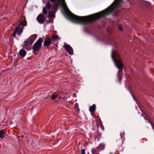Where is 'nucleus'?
Masks as SVG:
<instances>
[{
    "label": "nucleus",
    "instance_id": "29",
    "mask_svg": "<svg viewBox=\"0 0 154 154\" xmlns=\"http://www.w3.org/2000/svg\"><path fill=\"white\" fill-rule=\"evenodd\" d=\"M100 127H101V128L103 129V125H102V123H101V124H100Z\"/></svg>",
    "mask_w": 154,
    "mask_h": 154
},
{
    "label": "nucleus",
    "instance_id": "28",
    "mask_svg": "<svg viewBox=\"0 0 154 154\" xmlns=\"http://www.w3.org/2000/svg\"><path fill=\"white\" fill-rule=\"evenodd\" d=\"M119 29L120 30H123V29H122V27L120 26H119Z\"/></svg>",
    "mask_w": 154,
    "mask_h": 154
},
{
    "label": "nucleus",
    "instance_id": "30",
    "mask_svg": "<svg viewBox=\"0 0 154 154\" xmlns=\"http://www.w3.org/2000/svg\"><path fill=\"white\" fill-rule=\"evenodd\" d=\"M14 62L15 63H17V60L16 59V60H14Z\"/></svg>",
    "mask_w": 154,
    "mask_h": 154
},
{
    "label": "nucleus",
    "instance_id": "11",
    "mask_svg": "<svg viewBox=\"0 0 154 154\" xmlns=\"http://www.w3.org/2000/svg\"><path fill=\"white\" fill-rule=\"evenodd\" d=\"M95 135L96 137L97 138L98 140L100 139L101 136V134L99 133L98 130H97L96 133H95Z\"/></svg>",
    "mask_w": 154,
    "mask_h": 154
},
{
    "label": "nucleus",
    "instance_id": "15",
    "mask_svg": "<svg viewBox=\"0 0 154 154\" xmlns=\"http://www.w3.org/2000/svg\"><path fill=\"white\" fill-rule=\"evenodd\" d=\"M49 17L50 18H54L55 17L54 13L51 11H49L48 12Z\"/></svg>",
    "mask_w": 154,
    "mask_h": 154
},
{
    "label": "nucleus",
    "instance_id": "35",
    "mask_svg": "<svg viewBox=\"0 0 154 154\" xmlns=\"http://www.w3.org/2000/svg\"><path fill=\"white\" fill-rule=\"evenodd\" d=\"M132 97H133L134 100H135V98L134 97V95L133 94H132Z\"/></svg>",
    "mask_w": 154,
    "mask_h": 154
},
{
    "label": "nucleus",
    "instance_id": "14",
    "mask_svg": "<svg viewBox=\"0 0 154 154\" xmlns=\"http://www.w3.org/2000/svg\"><path fill=\"white\" fill-rule=\"evenodd\" d=\"M5 132L2 130H0V138H3L4 137Z\"/></svg>",
    "mask_w": 154,
    "mask_h": 154
},
{
    "label": "nucleus",
    "instance_id": "17",
    "mask_svg": "<svg viewBox=\"0 0 154 154\" xmlns=\"http://www.w3.org/2000/svg\"><path fill=\"white\" fill-rule=\"evenodd\" d=\"M40 49H33L34 54L35 55H36L38 54L39 52V50Z\"/></svg>",
    "mask_w": 154,
    "mask_h": 154
},
{
    "label": "nucleus",
    "instance_id": "25",
    "mask_svg": "<svg viewBox=\"0 0 154 154\" xmlns=\"http://www.w3.org/2000/svg\"><path fill=\"white\" fill-rule=\"evenodd\" d=\"M81 154H85V149H83L81 150Z\"/></svg>",
    "mask_w": 154,
    "mask_h": 154
},
{
    "label": "nucleus",
    "instance_id": "23",
    "mask_svg": "<svg viewBox=\"0 0 154 154\" xmlns=\"http://www.w3.org/2000/svg\"><path fill=\"white\" fill-rule=\"evenodd\" d=\"M148 121L151 124V125H152V128H154V126L152 124V122L149 119H148Z\"/></svg>",
    "mask_w": 154,
    "mask_h": 154
},
{
    "label": "nucleus",
    "instance_id": "19",
    "mask_svg": "<svg viewBox=\"0 0 154 154\" xmlns=\"http://www.w3.org/2000/svg\"><path fill=\"white\" fill-rule=\"evenodd\" d=\"M24 45L26 46H27L29 45H31V44L29 43V41L28 40V41H25L24 42Z\"/></svg>",
    "mask_w": 154,
    "mask_h": 154
},
{
    "label": "nucleus",
    "instance_id": "16",
    "mask_svg": "<svg viewBox=\"0 0 154 154\" xmlns=\"http://www.w3.org/2000/svg\"><path fill=\"white\" fill-rule=\"evenodd\" d=\"M46 6L48 10H50L51 8V4L50 3L49 1H48L47 2L46 5Z\"/></svg>",
    "mask_w": 154,
    "mask_h": 154
},
{
    "label": "nucleus",
    "instance_id": "27",
    "mask_svg": "<svg viewBox=\"0 0 154 154\" xmlns=\"http://www.w3.org/2000/svg\"><path fill=\"white\" fill-rule=\"evenodd\" d=\"M13 53L12 49H10V51L9 52L10 54H11Z\"/></svg>",
    "mask_w": 154,
    "mask_h": 154
},
{
    "label": "nucleus",
    "instance_id": "4",
    "mask_svg": "<svg viewBox=\"0 0 154 154\" xmlns=\"http://www.w3.org/2000/svg\"><path fill=\"white\" fill-rule=\"evenodd\" d=\"M36 19L37 21L39 23H43L45 22V17L42 14H39L37 17Z\"/></svg>",
    "mask_w": 154,
    "mask_h": 154
},
{
    "label": "nucleus",
    "instance_id": "32",
    "mask_svg": "<svg viewBox=\"0 0 154 154\" xmlns=\"http://www.w3.org/2000/svg\"><path fill=\"white\" fill-rule=\"evenodd\" d=\"M92 154H99V153H96V152H92Z\"/></svg>",
    "mask_w": 154,
    "mask_h": 154
},
{
    "label": "nucleus",
    "instance_id": "9",
    "mask_svg": "<svg viewBox=\"0 0 154 154\" xmlns=\"http://www.w3.org/2000/svg\"><path fill=\"white\" fill-rule=\"evenodd\" d=\"M57 94L55 92H54L50 96V98L51 100H54L57 98Z\"/></svg>",
    "mask_w": 154,
    "mask_h": 154
},
{
    "label": "nucleus",
    "instance_id": "2",
    "mask_svg": "<svg viewBox=\"0 0 154 154\" xmlns=\"http://www.w3.org/2000/svg\"><path fill=\"white\" fill-rule=\"evenodd\" d=\"M23 28L21 27L20 25L16 27L15 31L12 33V35L15 37L17 33L18 35H20L23 32Z\"/></svg>",
    "mask_w": 154,
    "mask_h": 154
},
{
    "label": "nucleus",
    "instance_id": "33",
    "mask_svg": "<svg viewBox=\"0 0 154 154\" xmlns=\"http://www.w3.org/2000/svg\"><path fill=\"white\" fill-rule=\"evenodd\" d=\"M50 95H48V96H47V97H46V99H48L49 98V97Z\"/></svg>",
    "mask_w": 154,
    "mask_h": 154
},
{
    "label": "nucleus",
    "instance_id": "37",
    "mask_svg": "<svg viewBox=\"0 0 154 154\" xmlns=\"http://www.w3.org/2000/svg\"><path fill=\"white\" fill-rule=\"evenodd\" d=\"M27 49V50H29V49Z\"/></svg>",
    "mask_w": 154,
    "mask_h": 154
},
{
    "label": "nucleus",
    "instance_id": "34",
    "mask_svg": "<svg viewBox=\"0 0 154 154\" xmlns=\"http://www.w3.org/2000/svg\"><path fill=\"white\" fill-rule=\"evenodd\" d=\"M122 145V143L121 142V141H120V145L119 146H121Z\"/></svg>",
    "mask_w": 154,
    "mask_h": 154
},
{
    "label": "nucleus",
    "instance_id": "36",
    "mask_svg": "<svg viewBox=\"0 0 154 154\" xmlns=\"http://www.w3.org/2000/svg\"><path fill=\"white\" fill-rule=\"evenodd\" d=\"M109 154H113V153H112V152H110L109 153Z\"/></svg>",
    "mask_w": 154,
    "mask_h": 154
},
{
    "label": "nucleus",
    "instance_id": "7",
    "mask_svg": "<svg viewBox=\"0 0 154 154\" xmlns=\"http://www.w3.org/2000/svg\"><path fill=\"white\" fill-rule=\"evenodd\" d=\"M36 37L37 35L35 34L31 35L28 39V40L29 42V43L32 44Z\"/></svg>",
    "mask_w": 154,
    "mask_h": 154
},
{
    "label": "nucleus",
    "instance_id": "31",
    "mask_svg": "<svg viewBox=\"0 0 154 154\" xmlns=\"http://www.w3.org/2000/svg\"><path fill=\"white\" fill-rule=\"evenodd\" d=\"M120 136H121V138L122 139V135H122V134L121 133V134H120Z\"/></svg>",
    "mask_w": 154,
    "mask_h": 154
},
{
    "label": "nucleus",
    "instance_id": "22",
    "mask_svg": "<svg viewBox=\"0 0 154 154\" xmlns=\"http://www.w3.org/2000/svg\"><path fill=\"white\" fill-rule=\"evenodd\" d=\"M63 47L64 48H71L70 46L69 45L66 44H64Z\"/></svg>",
    "mask_w": 154,
    "mask_h": 154
},
{
    "label": "nucleus",
    "instance_id": "8",
    "mask_svg": "<svg viewBox=\"0 0 154 154\" xmlns=\"http://www.w3.org/2000/svg\"><path fill=\"white\" fill-rule=\"evenodd\" d=\"M19 56L23 58L26 55V51L23 49H21L19 51Z\"/></svg>",
    "mask_w": 154,
    "mask_h": 154
},
{
    "label": "nucleus",
    "instance_id": "18",
    "mask_svg": "<svg viewBox=\"0 0 154 154\" xmlns=\"http://www.w3.org/2000/svg\"><path fill=\"white\" fill-rule=\"evenodd\" d=\"M117 77L118 78V80L119 82L120 83H121V81L122 79V77L121 75L119 73H117Z\"/></svg>",
    "mask_w": 154,
    "mask_h": 154
},
{
    "label": "nucleus",
    "instance_id": "3",
    "mask_svg": "<svg viewBox=\"0 0 154 154\" xmlns=\"http://www.w3.org/2000/svg\"><path fill=\"white\" fill-rule=\"evenodd\" d=\"M43 41L41 38H39L34 44L33 48H40L42 46Z\"/></svg>",
    "mask_w": 154,
    "mask_h": 154
},
{
    "label": "nucleus",
    "instance_id": "10",
    "mask_svg": "<svg viewBox=\"0 0 154 154\" xmlns=\"http://www.w3.org/2000/svg\"><path fill=\"white\" fill-rule=\"evenodd\" d=\"M96 109V105L95 104H93L92 106H90L89 110L91 112H94Z\"/></svg>",
    "mask_w": 154,
    "mask_h": 154
},
{
    "label": "nucleus",
    "instance_id": "5",
    "mask_svg": "<svg viewBox=\"0 0 154 154\" xmlns=\"http://www.w3.org/2000/svg\"><path fill=\"white\" fill-rule=\"evenodd\" d=\"M105 147V145L103 143H100L99 146L94 149V152H97L100 150H103Z\"/></svg>",
    "mask_w": 154,
    "mask_h": 154
},
{
    "label": "nucleus",
    "instance_id": "20",
    "mask_svg": "<svg viewBox=\"0 0 154 154\" xmlns=\"http://www.w3.org/2000/svg\"><path fill=\"white\" fill-rule=\"evenodd\" d=\"M27 24L26 22V21H22L21 22L20 25L23 26H26Z\"/></svg>",
    "mask_w": 154,
    "mask_h": 154
},
{
    "label": "nucleus",
    "instance_id": "1",
    "mask_svg": "<svg viewBox=\"0 0 154 154\" xmlns=\"http://www.w3.org/2000/svg\"><path fill=\"white\" fill-rule=\"evenodd\" d=\"M111 57L116 67L119 69L118 73L122 72L123 69V64L122 62L118 60L117 58L120 57V53L118 49H113L112 50Z\"/></svg>",
    "mask_w": 154,
    "mask_h": 154
},
{
    "label": "nucleus",
    "instance_id": "26",
    "mask_svg": "<svg viewBox=\"0 0 154 154\" xmlns=\"http://www.w3.org/2000/svg\"><path fill=\"white\" fill-rule=\"evenodd\" d=\"M144 119H145V120H148V116L147 115H146V116H144Z\"/></svg>",
    "mask_w": 154,
    "mask_h": 154
},
{
    "label": "nucleus",
    "instance_id": "12",
    "mask_svg": "<svg viewBox=\"0 0 154 154\" xmlns=\"http://www.w3.org/2000/svg\"><path fill=\"white\" fill-rule=\"evenodd\" d=\"M51 37L52 39L54 40H59L60 39L58 36L54 34H53L51 35Z\"/></svg>",
    "mask_w": 154,
    "mask_h": 154
},
{
    "label": "nucleus",
    "instance_id": "21",
    "mask_svg": "<svg viewBox=\"0 0 154 154\" xmlns=\"http://www.w3.org/2000/svg\"><path fill=\"white\" fill-rule=\"evenodd\" d=\"M42 12L44 14H47V11L45 7H44L43 8Z\"/></svg>",
    "mask_w": 154,
    "mask_h": 154
},
{
    "label": "nucleus",
    "instance_id": "6",
    "mask_svg": "<svg viewBox=\"0 0 154 154\" xmlns=\"http://www.w3.org/2000/svg\"><path fill=\"white\" fill-rule=\"evenodd\" d=\"M51 40L48 38L44 40L43 45L45 46H48L51 44Z\"/></svg>",
    "mask_w": 154,
    "mask_h": 154
},
{
    "label": "nucleus",
    "instance_id": "13",
    "mask_svg": "<svg viewBox=\"0 0 154 154\" xmlns=\"http://www.w3.org/2000/svg\"><path fill=\"white\" fill-rule=\"evenodd\" d=\"M65 49L66 51L70 55H72L73 54V49Z\"/></svg>",
    "mask_w": 154,
    "mask_h": 154
},
{
    "label": "nucleus",
    "instance_id": "24",
    "mask_svg": "<svg viewBox=\"0 0 154 154\" xmlns=\"http://www.w3.org/2000/svg\"><path fill=\"white\" fill-rule=\"evenodd\" d=\"M74 107L75 108L78 109L79 110V109L78 104L77 103H76L75 104Z\"/></svg>",
    "mask_w": 154,
    "mask_h": 154
}]
</instances>
